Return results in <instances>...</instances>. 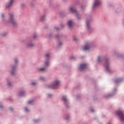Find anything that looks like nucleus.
I'll return each instance as SVG.
<instances>
[{"label": "nucleus", "instance_id": "1", "mask_svg": "<svg viewBox=\"0 0 124 124\" xmlns=\"http://www.w3.org/2000/svg\"><path fill=\"white\" fill-rule=\"evenodd\" d=\"M10 22L13 25V26H15L17 25V22H16V21L14 20V18H13V15L10 14Z\"/></svg>", "mask_w": 124, "mask_h": 124}, {"label": "nucleus", "instance_id": "2", "mask_svg": "<svg viewBox=\"0 0 124 124\" xmlns=\"http://www.w3.org/2000/svg\"><path fill=\"white\" fill-rule=\"evenodd\" d=\"M116 114H117V115H118V116H119L120 117L121 121L124 122V112H123V111H118L116 112Z\"/></svg>", "mask_w": 124, "mask_h": 124}, {"label": "nucleus", "instance_id": "3", "mask_svg": "<svg viewBox=\"0 0 124 124\" xmlns=\"http://www.w3.org/2000/svg\"><path fill=\"white\" fill-rule=\"evenodd\" d=\"M60 85V81L56 80L54 81L53 84L49 86V88H51L52 89H56V87H58Z\"/></svg>", "mask_w": 124, "mask_h": 124}, {"label": "nucleus", "instance_id": "4", "mask_svg": "<svg viewBox=\"0 0 124 124\" xmlns=\"http://www.w3.org/2000/svg\"><path fill=\"white\" fill-rule=\"evenodd\" d=\"M101 4V2L99 0H95L94 4H93V8L97 7V6H99Z\"/></svg>", "mask_w": 124, "mask_h": 124}, {"label": "nucleus", "instance_id": "5", "mask_svg": "<svg viewBox=\"0 0 124 124\" xmlns=\"http://www.w3.org/2000/svg\"><path fill=\"white\" fill-rule=\"evenodd\" d=\"M87 68V64H81L79 66V70L80 71H83Z\"/></svg>", "mask_w": 124, "mask_h": 124}, {"label": "nucleus", "instance_id": "6", "mask_svg": "<svg viewBox=\"0 0 124 124\" xmlns=\"http://www.w3.org/2000/svg\"><path fill=\"white\" fill-rule=\"evenodd\" d=\"M69 10L72 13H75L76 16H77V18H78V13L76 9H74L72 7L69 8Z\"/></svg>", "mask_w": 124, "mask_h": 124}, {"label": "nucleus", "instance_id": "7", "mask_svg": "<svg viewBox=\"0 0 124 124\" xmlns=\"http://www.w3.org/2000/svg\"><path fill=\"white\" fill-rule=\"evenodd\" d=\"M67 25L69 28H72V27H73V22L71 20H69L68 21Z\"/></svg>", "mask_w": 124, "mask_h": 124}, {"label": "nucleus", "instance_id": "8", "mask_svg": "<svg viewBox=\"0 0 124 124\" xmlns=\"http://www.w3.org/2000/svg\"><path fill=\"white\" fill-rule=\"evenodd\" d=\"M83 49L84 51H87V50L90 49V45H86L84 46H83Z\"/></svg>", "mask_w": 124, "mask_h": 124}, {"label": "nucleus", "instance_id": "9", "mask_svg": "<svg viewBox=\"0 0 124 124\" xmlns=\"http://www.w3.org/2000/svg\"><path fill=\"white\" fill-rule=\"evenodd\" d=\"M105 68L106 70H109V63L107 62L105 65Z\"/></svg>", "mask_w": 124, "mask_h": 124}, {"label": "nucleus", "instance_id": "10", "mask_svg": "<svg viewBox=\"0 0 124 124\" xmlns=\"http://www.w3.org/2000/svg\"><path fill=\"white\" fill-rule=\"evenodd\" d=\"M13 2V0H10V2L8 4V5L6 6V7H10Z\"/></svg>", "mask_w": 124, "mask_h": 124}, {"label": "nucleus", "instance_id": "11", "mask_svg": "<svg viewBox=\"0 0 124 124\" xmlns=\"http://www.w3.org/2000/svg\"><path fill=\"white\" fill-rule=\"evenodd\" d=\"M15 72V67H13L12 68V71L11 72V74L13 75L14 74V73Z\"/></svg>", "mask_w": 124, "mask_h": 124}, {"label": "nucleus", "instance_id": "12", "mask_svg": "<svg viewBox=\"0 0 124 124\" xmlns=\"http://www.w3.org/2000/svg\"><path fill=\"white\" fill-rule=\"evenodd\" d=\"M62 98L63 100H64V101H67V99H66V97H65V96H63Z\"/></svg>", "mask_w": 124, "mask_h": 124}, {"label": "nucleus", "instance_id": "13", "mask_svg": "<svg viewBox=\"0 0 124 124\" xmlns=\"http://www.w3.org/2000/svg\"><path fill=\"white\" fill-rule=\"evenodd\" d=\"M45 58L46 59V60H48V59H49V54H46L45 55Z\"/></svg>", "mask_w": 124, "mask_h": 124}, {"label": "nucleus", "instance_id": "14", "mask_svg": "<svg viewBox=\"0 0 124 124\" xmlns=\"http://www.w3.org/2000/svg\"><path fill=\"white\" fill-rule=\"evenodd\" d=\"M48 65H49V62H48V61H46L45 62V66H48Z\"/></svg>", "mask_w": 124, "mask_h": 124}, {"label": "nucleus", "instance_id": "15", "mask_svg": "<svg viewBox=\"0 0 124 124\" xmlns=\"http://www.w3.org/2000/svg\"><path fill=\"white\" fill-rule=\"evenodd\" d=\"M45 19V16H42L41 19V21H44Z\"/></svg>", "mask_w": 124, "mask_h": 124}, {"label": "nucleus", "instance_id": "16", "mask_svg": "<svg viewBox=\"0 0 124 124\" xmlns=\"http://www.w3.org/2000/svg\"><path fill=\"white\" fill-rule=\"evenodd\" d=\"M28 47H32V46H33V44H28Z\"/></svg>", "mask_w": 124, "mask_h": 124}, {"label": "nucleus", "instance_id": "17", "mask_svg": "<svg viewBox=\"0 0 124 124\" xmlns=\"http://www.w3.org/2000/svg\"><path fill=\"white\" fill-rule=\"evenodd\" d=\"M40 71H44V70H45V68H40Z\"/></svg>", "mask_w": 124, "mask_h": 124}, {"label": "nucleus", "instance_id": "18", "mask_svg": "<svg viewBox=\"0 0 124 124\" xmlns=\"http://www.w3.org/2000/svg\"><path fill=\"white\" fill-rule=\"evenodd\" d=\"M40 80H42V81H44V80H45V78L43 77H41Z\"/></svg>", "mask_w": 124, "mask_h": 124}, {"label": "nucleus", "instance_id": "19", "mask_svg": "<svg viewBox=\"0 0 124 124\" xmlns=\"http://www.w3.org/2000/svg\"><path fill=\"white\" fill-rule=\"evenodd\" d=\"M101 60V58L100 57H98L97 62H100Z\"/></svg>", "mask_w": 124, "mask_h": 124}, {"label": "nucleus", "instance_id": "20", "mask_svg": "<svg viewBox=\"0 0 124 124\" xmlns=\"http://www.w3.org/2000/svg\"><path fill=\"white\" fill-rule=\"evenodd\" d=\"M31 102H32V101H29L28 102V104H31Z\"/></svg>", "mask_w": 124, "mask_h": 124}, {"label": "nucleus", "instance_id": "21", "mask_svg": "<svg viewBox=\"0 0 124 124\" xmlns=\"http://www.w3.org/2000/svg\"><path fill=\"white\" fill-rule=\"evenodd\" d=\"M25 111L26 112H28V111H29V109H28V108H25Z\"/></svg>", "mask_w": 124, "mask_h": 124}, {"label": "nucleus", "instance_id": "22", "mask_svg": "<svg viewBox=\"0 0 124 124\" xmlns=\"http://www.w3.org/2000/svg\"><path fill=\"white\" fill-rule=\"evenodd\" d=\"M73 40H74V41H77V39H76V38H74L73 39Z\"/></svg>", "mask_w": 124, "mask_h": 124}, {"label": "nucleus", "instance_id": "23", "mask_svg": "<svg viewBox=\"0 0 124 124\" xmlns=\"http://www.w3.org/2000/svg\"><path fill=\"white\" fill-rule=\"evenodd\" d=\"M120 81H121V80L119 79V80H116V83H118V82H120Z\"/></svg>", "mask_w": 124, "mask_h": 124}, {"label": "nucleus", "instance_id": "24", "mask_svg": "<svg viewBox=\"0 0 124 124\" xmlns=\"http://www.w3.org/2000/svg\"><path fill=\"white\" fill-rule=\"evenodd\" d=\"M62 45V43L59 42V46H61Z\"/></svg>", "mask_w": 124, "mask_h": 124}, {"label": "nucleus", "instance_id": "25", "mask_svg": "<svg viewBox=\"0 0 124 124\" xmlns=\"http://www.w3.org/2000/svg\"><path fill=\"white\" fill-rule=\"evenodd\" d=\"M71 60H73V59H75V57H71Z\"/></svg>", "mask_w": 124, "mask_h": 124}, {"label": "nucleus", "instance_id": "26", "mask_svg": "<svg viewBox=\"0 0 124 124\" xmlns=\"http://www.w3.org/2000/svg\"><path fill=\"white\" fill-rule=\"evenodd\" d=\"M31 85H35V82H33L31 84Z\"/></svg>", "mask_w": 124, "mask_h": 124}, {"label": "nucleus", "instance_id": "27", "mask_svg": "<svg viewBox=\"0 0 124 124\" xmlns=\"http://www.w3.org/2000/svg\"><path fill=\"white\" fill-rule=\"evenodd\" d=\"M10 85H11V83L10 82L8 83V86H10Z\"/></svg>", "mask_w": 124, "mask_h": 124}, {"label": "nucleus", "instance_id": "28", "mask_svg": "<svg viewBox=\"0 0 124 124\" xmlns=\"http://www.w3.org/2000/svg\"><path fill=\"white\" fill-rule=\"evenodd\" d=\"M87 28H89V23L88 22L87 23Z\"/></svg>", "mask_w": 124, "mask_h": 124}, {"label": "nucleus", "instance_id": "29", "mask_svg": "<svg viewBox=\"0 0 124 124\" xmlns=\"http://www.w3.org/2000/svg\"><path fill=\"white\" fill-rule=\"evenodd\" d=\"M47 96H48V97H50V96H51V94H48V95H47Z\"/></svg>", "mask_w": 124, "mask_h": 124}, {"label": "nucleus", "instance_id": "30", "mask_svg": "<svg viewBox=\"0 0 124 124\" xmlns=\"http://www.w3.org/2000/svg\"><path fill=\"white\" fill-rule=\"evenodd\" d=\"M15 62L16 63H17V60H16V59L15 60Z\"/></svg>", "mask_w": 124, "mask_h": 124}, {"label": "nucleus", "instance_id": "31", "mask_svg": "<svg viewBox=\"0 0 124 124\" xmlns=\"http://www.w3.org/2000/svg\"><path fill=\"white\" fill-rule=\"evenodd\" d=\"M55 29H56V30H57L58 31V30H59V28H58L56 27V28H55Z\"/></svg>", "mask_w": 124, "mask_h": 124}, {"label": "nucleus", "instance_id": "32", "mask_svg": "<svg viewBox=\"0 0 124 124\" xmlns=\"http://www.w3.org/2000/svg\"><path fill=\"white\" fill-rule=\"evenodd\" d=\"M91 112H93V109H91Z\"/></svg>", "mask_w": 124, "mask_h": 124}, {"label": "nucleus", "instance_id": "33", "mask_svg": "<svg viewBox=\"0 0 124 124\" xmlns=\"http://www.w3.org/2000/svg\"><path fill=\"white\" fill-rule=\"evenodd\" d=\"M10 110H12L13 109L11 108H10Z\"/></svg>", "mask_w": 124, "mask_h": 124}, {"label": "nucleus", "instance_id": "34", "mask_svg": "<svg viewBox=\"0 0 124 124\" xmlns=\"http://www.w3.org/2000/svg\"><path fill=\"white\" fill-rule=\"evenodd\" d=\"M34 38H36V37L35 36V35H34Z\"/></svg>", "mask_w": 124, "mask_h": 124}, {"label": "nucleus", "instance_id": "35", "mask_svg": "<svg viewBox=\"0 0 124 124\" xmlns=\"http://www.w3.org/2000/svg\"><path fill=\"white\" fill-rule=\"evenodd\" d=\"M0 108H2V106H0Z\"/></svg>", "mask_w": 124, "mask_h": 124}, {"label": "nucleus", "instance_id": "36", "mask_svg": "<svg viewBox=\"0 0 124 124\" xmlns=\"http://www.w3.org/2000/svg\"><path fill=\"white\" fill-rule=\"evenodd\" d=\"M20 95H23V94L20 93Z\"/></svg>", "mask_w": 124, "mask_h": 124}, {"label": "nucleus", "instance_id": "37", "mask_svg": "<svg viewBox=\"0 0 124 124\" xmlns=\"http://www.w3.org/2000/svg\"><path fill=\"white\" fill-rule=\"evenodd\" d=\"M2 17H3V15H1Z\"/></svg>", "mask_w": 124, "mask_h": 124}, {"label": "nucleus", "instance_id": "38", "mask_svg": "<svg viewBox=\"0 0 124 124\" xmlns=\"http://www.w3.org/2000/svg\"><path fill=\"white\" fill-rule=\"evenodd\" d=\"M34 122H35V123H36V121H35Z\"/></svg>", "mask_w": 124, "mask_h": 124}]
</instances>
